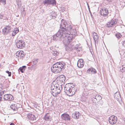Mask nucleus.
<instances>
[{"instance_id":"nucleus-12","label":"nucleus","mask_w":125,"mask_h":125,"mask_svg":"<svg viewBox=\"0 0 125 125\" xmlns=\"http://www.w3.org/2000/svg\"><path fill=\"white\" fill-rule=\"evenodd\" d=\"M117 22L114 19H112L106 24V26L107 27H110L115 25Z\"/></svg>"},{"instance_id":"nucleus-4","label":"nucleus","mask_w":125,"mask_h":125,"mask_svg":"<svg viewBox=\"0 0 125 125\" xmlns=\"http://www.w3.org/2000/svg\"><path fill=\"white\" fill-rule=\"evenodd\" d=\"M64 25L63 23H62L60 25V29L57 33L54 35L53 37V39L54 41H60L61 40L62 37V36L63 34H65V32L64 31V29H63V27Z\"/></svg>"},{"instance_id":"nucleus-25","label":"nucleus","mask_w":125,"mask_h":125,"mask_svg":"<svg viewBox=\"0 0 125 125\" xmlns=\"http://www.w3.org/2000/svg\"><path fill=\"white\" fill-rule=\"evenodd\" d=\"M19 31L18 29L17 28H15L12 31V36H14Z\"/></svg>"},{"instance_id":"nucleus-47","label":"nucleus","mask_w":125,"mask_h":125,"mask_svg":"<svg viewBox=\"0 0 125 125\" xmlns=\"http://www.w3.org/2000/svg\"><path fill=\"white\" fill-rule=\"evenodd\" d=\"M87 5L88 8V7H89V6L88 3H87Z\"/></svg>"},{"instance_id":"nucleus-34","label":"nucleus","mask_w":125,"mask_h":125,"mask_svg":"<svg viewBox=\"0 0 125 125\" xmlns=\"http://www.w3.org/2000/svg\"><path fill=\"white\" fill-rule=\"evenodd\" d=\"M7 18L5 16H4L3 15H2L1 14H0V19H6Z\"/></svg>"},{"instance_id":"nucleus-20","label":"nucleus","mask_w":125,"mask_h":125,"mask_svg":"<svg viewBox=\"0 0 125 125\" xmlns=\"http://www.w3.org/2000/svg\"><path fill=\"white\" fill-rule=\"evenodd\" d=\"M93 35L95 43H97L98 42V37L97 34L96 33L94 32L93 33Z\"/></svg>"},{"instance_id":"nucleus-21","label":"nucleus","mask_w":125,"mask_h":125,"mask_svg":"<svg viewBox=\"0 0 125 125\" xmlns=\"http://www.w3.org/2000/svg\"><path fill=\"white\" fill-rule=\"evenodd\" d=\"M114 97L118 101L120 100L121 99V97L119 92L116 93L114 94Z\"/></svg>"},{"instance_id":"nucleus-17","label":"nucleus","mask_w":125,"mask_h":125,"mask_svg":"<svg viewBox=\"0 0 125 125\" xmlns=\"http://www.w3.org/2000/svg\"><path fill=\"white\" fill-rule=\"evenodd\" d=\"M27 116L28 119L29 120L34 121L36 119L35 116L29 113L27 115Z\"/></svg>"},{"instance_id":"nucleus-6","label":"nucleus","mask_w":125,"mask_h":125,"mask_svg":"<svg viewBox=\"0 0 125 125\" xmlns=\"http://www.w3.org/2000/svg\"><path fill=\"white\" fill-rule=\"evenodd\" d=\"M16 45L17 48L20 49L23 48L25 46V42L21 40L18 41L16 42Z\"/></svg>"},{"instance_id":"nucleus-14","label":"nucleus","mask_w":125,"mask_h":125,"mask_svg":"<svg viewBox=\"0 0 125 125\" xmlns=\"http://www.w3.org/2000/svg\"><path fill=\"white\" fill-rule=\"evenodd\" d=\"M61 117L62 119L65 121H69L71 120L69 115L67 114H62Z\"/></svg>"},{"instance_id":"nucleus-41","label":"nucleus","mask_w":125,"mask_h":125,"mask_svg":"<svg viewBox=\"0 0 125 125\" xmlns=\"http://www.w3.org/2000/svg\"><path fill=\"white\" fill-rule=\"evenodd\" d=\"M81 49H82V48H81V47H78V49H77V51H79L81 50Z\"/></svg>"},{"instance_id":"nucleus-43","label":"nucleus","mask_w":125,"mask_h":125,"mask_svg":"<svg viewBox=\"0 0 125 125\" xmlns=\"http://www.w3.org/2000/svg\"><path fill=\"white\" fill-rule=\"evenodd\" d=\"M114 0H107L108 2H112Z\"/></svg>"},{"instance_id":"nucleus-30","label":"nucleus","mask_w":125,"mask_h":125,"mask_svg":"<svg viewBox=\"0 0 125 125\" xmlns=\"http://www.w3.org/2000/svg\"><path fill=\"white\" fill-rule=\"evenodd\" d=\"M50 116L48 115L47 114H46L44 117V119L46 121H48L49 120Z\"/></svg>"},{"instance_id":"nucleus-2","label":"nucleus","mask_w":125,"mask_h":125,"mask_svg":"<svg viewBox=\"0 0 125 125\" xmlns=\"http://www.w3.org/2000/svg\"><path fill=\"white\" fill-rule=\"evenodd\" d=\"M65 64L63 62H58L54 64L51 68L52 71L55 73H57L64 70L65 68Z\"/></svg>"},{"instance_id":"nucleus-32","label":"nucleus","mask_w":125,"mask_h":125,"mask_svg":"<svg viewBox=\"0 0 125 125\" xmlns=\"http://www.w3.org/2000/svg\"><path fill=\"white\" fill-rule=\"evenodd\" d=\"M92 99L93 102L95 104L97 102H98V101L96 99L94 96L92 98Z\"/></svg>"},{"instance_id":"nucleus-1","label":"nucleus","mask_w":125,"mask_h":125,"mask_svg":"<svg viewBox=\"0 0 125 125\" xmlns=\"http://www.w3.org/2000/svg\"><path fill=\"white\" fill-rule=\"evenodd\" d=\"M62 23H63V24L64 25L63 29H64V31L65 32V35L66 34H69V36L71 35V36L72 37V40L73 39V37L72 35H75L76 33V29L73 28L72 26L69 23H67L66 21L63 20L62 19L61 21Z\"/></svg>"},{"instance_id":"nucleus-40","label":"nucleus","mask_w":125,"mask_h":125,"mask_svg":"<svg viewBox=\"0 0 125 125\" xmlns=\"http://www.w3.org/2000/svg\"><path fill=\"white\" fill-rule=\"evenodd\" d=\"M79 47V46L77 45H76V46L74 47V50H75L77 51V49L78 48V47Z\"/></svg>"},{"instance_id":"nucleus-33","label":"nucleus","mask_w":125,"mask_h":125,"mask_svg":"<svg viewBox=\"0 0 125 125\" xmlns=\"http://www.w3.org/2000/svg\"><path fill=\"white\" fill-rule=\"evenodd\" d=\"M38 59H36L34 60L32 62V65H34L36 64V63L38 62L37 60Z\"/></svg>"},{"instance_id":"nucleus-27","label":"nucleus","mask_w":125,"mask_h":125,"mask_svg":"<svg viewBox=\"0 0 125 125\" xmlns=\"http://www.w3.org/2000/svg\"><path fill=\"white\" fill-rule=\"evenodd\" d=\"M96 99L98 101L101 102V100L102 98V97L99 94H96L95 95H94Z\"/></svg>"},{"instance_id":"nucleus-23","label":"nucleus","mask_w":125,"mask_h":125,"mask_svg":"<svg viewBox=\"0 0 125 125\" xmlns=\"http://www.w3.org/2000/svg\"><path fill=\"white\" fill-rule=\"evenodd\" d=\"M24 54L23 51H21L19 52H18L16 53V55L17 56H18V57H19L20 58H23L24 55Z\"/></svg>"},{"instance_id":"nucleus-8","label":"nucleus","mask_w":125,"mask_h":125,"mask_svg":"<svg viewBox=\"0 0 125 125\" xmlns=\"http://www.w3.org/2000/svg\"><path fill=\"white\" fill-rule=\"evenodd\" d=\"M70 87H71L70 85H67L66 84L64 87V91L67 95L71 96V94Z\"/></svg>"},{"instance_id":"nucleus-37","label":"nucleus","mask_w":125,"mask_h":125,"mask_svg":"<svg viewBox=\"0 0 125 125\" xmlns=\"http://www.w3.org/2000/svg\"><path fill=\"white\" fill-rule=\"evenodd\" d=\"M16 1L17 3V5L18 6H19V5H20L21 1H19L18 0H16Z\"/></svg>"},{"instance_id":"nucleus-22","label":"nucleus","mask_w":125,"mask_h":125,"mask_svg":"<svg viewBox=\"0 0 125 125\" xmlns=\"http://www.w3.org/2000/svg\"><path fill=\"white\" fill-rule=\"evenodd\" d=\"M87 72L89 73L95 74L96 73V70L93 68H89L87 70Z\"/></svg>"},{"instance_id":"nucleus-3","label":"nucleus","mask_w":125,"mask_h":125,"mask_svg":"<svg viewBox=\"0 0 125 125\" xmlns=\"http://www.w3.org/2000/svg\"><path fill=\"white\" fill-rule=\"evenodd\" d=\"M71 36H72L71 35L70 36H68V37L65 38L63 41V43L65 46V48L66 51H71L73 49L72 47L73 46L74 42L73 41V40H72L73 38Z\"/></svg>"},{"instance_id":"nucleus-46","label":"nucleus","mask_w":125,"mask_h":125,"mask_svg":"<svg viewBox=\"0 0 125 125\" xmlns=\"http://www.w3.org/2000/svg\"><path fill=\"white\" fill-rule=\"evenodd\" d=\"M10 125H15L13 123H11Z\"/></svg>"},{"instance_id":"nucleus-16","label":"nucleus","mask_w":125,"mask_h":125,"mask_svg":"<svg viewBox=\"0 0 125 125\" xmlns=\"http://www.w3.org/2000/svg\"><path fill=\"white\" fill-rule=\"evenodd\" d=\"M84 65L83 60L82 59H80L78 61L77 65L80 68H82Z\"/></svg>"},{"instance_id":"nucleus-44","label":"nucleus","mask_w":125,"mask_h":125,"mask_svg":"<svg viewBox=\"0 0 125 125\" xmlns=\"http://www.w3.org/2000/svg\"><path fill=\"white\" fill-rule=\"evenodd\" d=\"M50 16H51L52 17V18H53L54 17V18H55L56 17V16H54V15H53V14H51Z\"/></svg>"},{"instance_id":"nucleus-31","label":"nucleus","mask_w":125,"mask_h":125,"mask_svg":"<svg viewBox=\"0 0 125 125\" xmlns=\"http://www.w3.org/2000/svg\"><path fill=\"white\" fill-rule=\"evenodd\" d=\"M52 54L54 56H56L58 55L59 53L58 52L56 51H53L52 52Z\"/></svg>"},{"instance_id":"nucleus-42","label":"nucleus","mask_w":125,"mask_h":125,"mask_svg":"<svg viewBox=\"0 0 125 125\" xmlns=\"http://www.w3.org/2000/svg\"><path fill=\"white\" fill-rule=\"evenodd\" d=\"M122 44L123 46L125 48V41L122 42Z\"/></svg>"},{"instance_id":"nucleus-10","label":"nucleus","mask_w":125,"mask_h":125,"mask_svg":"<svg viewBox=\"0 0 125 125\" xmlns=\"http://www.w3.org/2000/svg\"><path fill=\"white\" fill-rule=\"evenodd\" d=\"M65 79V76L63 75H61L56 78V80H57L58 82L59 81L62 84L64 83Z\"/></svg>"},{"instance_id":"nucleus-9","label":"nucleus","mask_w":125,"mask_h":125,"mask_svg":"<svg viewBox=\"0 0 125 125\" xmlns=\"http://www.w3.org/2000/svg\"><path fill=\"white\" fill-rule=\"evenodd\" d=\"M117 119L116 116L114 115H112L109 118V121L110 124L113 125L116 123Z\"/></svg>"},{"instance_id":"nucleus-36","label":"nucleus","mask_w":125,"mask_h":125,"mask_svg":"<svg viewBox=\"0 0 125 125\" xmlns=\"http://www.w3.org/2000/svg\"><path fill=\"white\" fill-rule=\"evenodd\" d=\"M116 36L117 37V38H120L121 37V35L120 34H116Z\"/></svg>"},{"instance_id":"nucleus-28","label":"nucleus","mask_w":125,"mask_h":125,"mask_svg":"<svg viewBox=\"0 0 125 125\" xmlns=\"http://www.w3.org/2000/svg\"><path fill=\"white\" fill-rule=\"evenodd\" d=\"M120 71L123 73L125 72V64H124L121 67H120Z\"/></svg>"},{"instance_id":"nucleus-13","label":"nucleus","mask_w":125,"mask_h":125,"mask_svg":"<svg viewBox=\"0 0 125 125\" xmlns=\"http://www.w3.org/2000/svg\"><path fill=\"white\" fill-rule=\"evenodd\" d=\"M3 98L4 100L12 101L14 99L13 96L10 94H6L4 95Z\"/></svg>"},{"instance_id":"nucleus-24","label":"nucleus","mask_w":125,"mask_h":125,"mask_svg":"<svg viewBox=\"0 0 125 125\" xmlns=\"http://www.w3.org/2000/svg\"><path fill=\"white\" fill-rule=\"evenodd\" d=\"M51 86V89L52 91L55 89V88H56L60 86L61 85H59L57 84H52Z\"/></svg>"},{"instance_id":"nucleus-18","label":"nucleus","mask_w":125,"mask_h":125,"mask_svg":"<svg viewBox=\"0 0 125 125\" xmlns=\"http://www.w3.org/2000/svg\"><path fill=\"white\" fill-rule=\"evenodd\" d=\"M69 85H70V91L71 92V96L73 95L75 93L76 91V89L74 87V86L73 85V86H71V84H70Z\"/></svg>"},{"instance_id":"nucleus-38","label":"nucleus","mask_w":125,"mask_h":125,"mask_svg":"<svg viewBox=\"0 0 125 125\" xmlns=\"http://www.w3.org/2000/svg\"><path fill=\"white\" fill-rule=\"evenodd\" d=\"M88 93L87 92H84L83 93V94H84L85 95H87L88 94Z\"/></svg>"},{"instance_id":"nucleus-11","label":"nucleus","mask_w":125,"mask_h":125,"mask_svg":"<svg viewBox=\"0 0 125 125\" xmlns=\"http://www.w3.org/2000/svg\"><path fill=\"white\" fill-rule=\"evenodd\" d=\"M11 28L10 26H6L3 30V33L4 34L7 35L11 32Z\"/></svg>"},{"instance_id":"nucleus-15","label":"nucleus","mask_w":125,"mask_h":125,"mask_svg":"<svg viewBox=\"0 0 125 125\" xmlns=\"http://www.w3.org/2000/svg\"><path fill=\"white\" fill-rule=\"evenodd\" d=\"M56 3L55 0H45L44 3L45 5L47 4L48 5L52 4L54 5H56Z\"/></svg>"},{"instance_id":"nucleus-7","label":"nucleus","mask_w":125,"mask_h":125,"mask_svg":"<svg viewBox=\"0 0 125 125\" xmlns=\"http://www.w3.org/2000/svg\"><path fill=\"white\" fill-rule=\"evenodd\" d=\"M109 13L108 9L104 7L102 8L100 11V15L104 17L107 16Z\"/></svg>"},{"instance_id":"nucleus-39","label":"nucleus","mask_w":125,"mask_h":125,"mask_svg":"<svg viewBox=\"0 0 125 125\" xmlns=\"http://www.w3.org/2000/svg\"><path fill=\"white\" fill-rule=\"evenodd\" d=\"M88 9L89 11V13H90V14L91 17H92L93 16V15H92V13H91V11H90V7H88Z\"/></svg>"},{"instance_id":"nucleus-26","label":"nucleus","mask_w":125,"mask_h":125,"mask_svg":"<svg viewBox=\"0 0 125 125\" xmlns=\"http://www.w3.org/2000/svg\"><path fill=\"white\" fill-rule=\"evenodd\" d=\"M10 108L14 111H16L18 110V108L16 104H12L10 106Z\"/></svg>"},{"instance_id":"nucleus-29","label":"nucleus","mask_w":125,"mask_h":125,"mask_svg":"<svg viewBox=\"0 0 125 125\" xmlns=\"http://www.w3.org/2000/svg\"><path fill=\"white\" fill-rule=\"evenodd\" d=\"M26 67L25 66H23L22 67H20L19 70L22 73H23Z\"/></svg>"},{"instance_id":"nucleus-5","label":"nucleus","mask_w":125,"mask_h":125,"mask_svg":"<svg viewBox=\"0 0 125 125\" xmlns=\"http://www.w3.org/2000/svg\"><path fill=\"white\" fill-rule=\"evenodd\" d=\"M55 89L51 91V93L54 96H57L58 94L60 93L61 90L62 89V86H58Z\"/></svg>"},{"instance_id":"nucleus-48","label":"nucleus","mask_w":125,"mask_h":125,"mask_svg":"<svg viewBox=\"0 0 125 125\" xmlns=\"http://www.w3.org/2000/svg\"><path fill=\"white\" fill-rule=\"evenodd\" d=\"M50 12H51V11H51V10H50Z\"/></svg>"},{"instance_id":"nucleus-35","label":"nucleus","mask_w":125,"mask_h":125,"mask_svg":"<svg viewBox=\"0 0 125 125\" xmlns=\"http://www.w3.org/2000/svg\"><path fill=\"white\" fill-rule=\"evenodd\" d=\"M6 72L8 74V76H11V73L10 72L8 71H6Z\"/></svg>"},{"instance_id":"nucleus-19","label":"nucleus","mask_w":125,"mask_h":125,"mask_svg":"<svg viewBox=\"0 0 125 125\" xmlns=\"http://www.w3.org/2000/svg\"><path fill=\"white\" fill-rule=\"evenodd\" d=\"M79 113L78 112H75L72 114V117L74 119H78L79 116Z\"/></svg>"},{"instance_id":"nucleus-45","label":"nucleus","mask_w":125,"mask_h":125,"mask_svg":"<svg viewBox=\"0 0 125 125\" xmlns=\"http://www.w3.org/2000/svg\"><path fill=\"white\" fill-rule=\"evenodd\" d=\"M2 97H0V102L1 101H2Z\"/></svg>"}]
</instances>
